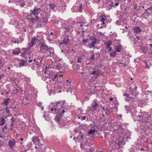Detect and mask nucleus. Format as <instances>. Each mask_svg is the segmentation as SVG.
<instances>
[{
	"mask_svg": "<svg viewBox=\"0 0 152 152\" xmlns=\"http://www.w3.org/2000/svg\"><path fill=\"white\" fill-rule=\"evenodd\" d=\"M124 129L122 128V126L120 125L117 131L118 137V139L115 140V142L119 145V148L120 147H122L121 146V145H124L125 144L124 137H123V136H122V133L121 132H124Z\"/></svg>",
	"mask_w": 152,
	"mask_h": 152,
	"instance_id": "obj_1",
	"label": "nucleus"
},
{
	"mask_svg": "<svg viewBox=\"0 0 152 152\" xmlns=\"http://www.w3.org/2000/svg\"><path fill=\"white\" fill-rule=\"evenodd\" d=\"M31 140L34 144H38L39 147L42 145V144L41 143V141L42 140V139L39 136H34L32 137Z\"/></svg>",
	"mask_w": 152,
	"mask_h": 152,
	"instance_id": "obj_2",
	"label": "nucleus"
},
{
	"mask_svg": "<svg viewBox=\"0 0 152 152\" xmlns=\"http://www.w3.org/2000/svg\"><path fill=\"white\" fill-rule=\"evenodd\" d=\"M82 4H81L80 6L76 4L75 5H74L73 8H72V10L73 12H81L82 10Z\"/></svg>",
	"mask_w": 152,
	"mask_h": 152,
	"instance_id": "obj_3",
	"label": "nucleus"
},
{
	"mask_svg": "<svg viewBox=\"0 0 152 152\" xmlns=\"http://www.w3.org/2000/svg\"><path fill=\"white\" fill-rule=\"evenodd\" d=\"M38 46L40 47V51L42 53H45L46 50L48 49V46L45 43H40L38 44Z\"/></svg>",
	"mask_w": 152,
	"mask_h": 152,
	"instance_id": "obj_4",
	"label": "nucleus"
},
{
	"mask_svg": "<svg viewBox=\"0 0 152 152\" xmlns=\"http://www.w3.org/2000/svg\"><path fill=\"white\" fill-rule=\"evenodd\" d=\"M15 144L16 141L14 138H12L8 141V145L9 148L12 150H13L14 149Z\"/></svg>",
	"mask_w": 152,
	"mask_h": 152,
	"instance_id": "obj_5",
	"label": "nucleus"
},
{
	"mask_svg": "<svg viewBox=\"0 0 152 152\" xmlns=\"http://www.w3.org/2000/svg\"><path fill=\"white\" fill-rule=\"evenodd\" d=\"M25 51L24 53H22L21 56L24 58H26L28 57L29 58V59L31 58L30 55L31 52L29 50H28L26 49H25Z\"/></svg>",
	"mask_w": 152,
	"mask_h": 152,
	"instance_id": "obj_6",
	"label": "nucleus"
},
{
	"mask_svg": "<svg viewBox=\"0 0 152 152\" xmlns=\"http://www.w3.org/2000/svg\"><path fill=\"white\" fill-rule=\"evenodd\" d=\"M42 10L40 8L35 7L31 13V15H33L35 16H38Z\"/></svg>",
	"mask_w": 152,
	"mask_h": 152,
	"instance_id": "obj_7",
	"label": "nucleus"
},
{
	"mask_svg": "<svg viewBox=\"0 0 152 152\" xmlns=\"http://www.w3.org/2000/svg\"><path fill=\"white\" fill-rule=\"evenodd\" d=\"M39 18V21L38 22L40 26H42V25H45L47 24V23L48 20V19L47 17H43L41 20Z\"/></svg>",
	"mask_w": 152,
	"mask_h": 152,
	"instance_id": "obj_8",
	"label": "nucleus"
},
{
	"mask_svg": "<svg viewBox=\"0 0 152 152\" xmlns=\"http://www.w3.org/2000/svg\"><path fill=\"white\" fill-rule=\"evenodd\" d=\"M48 49L46 50L45 53H46L48 56H52L54 54V49L52 47H48Z\"/></svg>",
	"mask_w": 152,
	"mask_h": 152,
	"instance_id": "obj_9",
	"label": "nucleus"
},
{
	"mask_svg": "<svg viewBox=\"0 0 152 152\" xmlns=\"http://www.w3.org/2000/svg\"><path fill=\"white\" fill-rule=\"evenodd\" d=\"M39 40L36 37H34L32 38L31 39V42L28 44V48H29L32 47L34 45L36 44L35 41H37Z\"/></svg>",
	"mask_w": 152,
	"mask_h": 152,
	"instance_id": "obj_10",
	"label": "nucleus"
},
{
	"mask_svg": "<svg viewBox=\"0 0 152 152\" xmlns=\"http://www.w3.org/2000/svg\"><path fill=\"white\" fill-rule=\"evenodd\" d=\"M95 132H97L96 129H90L89 131L88 132V135L89 136V139H92L93 138V136L95 134Z\"/></svg>",
	"mask_w": 152,
	"mask_h": 152,
	"instance_id": "obj_11",
	"label": "nucleus"
},
{
	"mask_svg": "<svg viewBox=\"0 0 152 152\" xmlns=\"http://www.w3.org/2000/svg\"><path fill=\"white\" fill-rule=\"evenodd\" d=\"M27 60L26 61L23 59H20L18 61V64L20 67L25 66L27 64Z\"/></svg>",
	"mask_w": 152,
	"mask_h": 152,
	"instance_id": "obj_12",
	"label": "nucleus"
},
{
	"mask_svg": "<svg viewBox=\"0 0 152 152\" xmlns=\"http://www.w3.org/2000/svg\"><path fill=\"white\" fill-rule=\"evenodd\" d=\"M99 106L98 104L96 102L92 103V104L91 105V110L92 111H94L95 110H96L97 107Z\"/></svg>",
	"mask_w": 152,
	"mask_h": 152,
	"instance_id": "obj_13",
	"label": "nucleus"
},
{
	"mask_svg": "<svg viewBox=\"0 0 152 152\" xmlns=\"http://www.w3.org/2000/svg\"><path fill=\"white\" fill-rule=\"evenodd\" d=\"M54 23L57 28H61L62 27V22L60 19L59 20H55L54 21Z\"/></svg>",
	"mask_w": 152,
	"mask_h": 152,
	"instance_id": "obj_14",
	"label": "nucleus"
},
{
	"mask_svg": "<svg viewBox=\"0 0 152 152\" xmlns=\"http://www.w3.org/2000/svg\"><path fill=\"white\" fill-rule=\"evenodd\" d=\"M57 108L59 110L62 109V107H63V106L64 105V102L62 101H58L57 103H56Z\"/></svg>",
	"mask_w": 152,
	"mask_h": 152,
	"instance_id": "obj_15",
	"label": "nucleus"
},
{
	"mask_svg": "<svg viewBox=\"0 0 152 152\" xmlns=\"http://www.w3.org/2000/svg\"><path fill=\"white\" fill-rule=\"evenodd\" d=\"M91 43H93L94 45L98 41V39L96 38L94 36H91Z\"/></svg>",
	"mask_w": 152,
	"mask_h": 152,
	"instance_id": "obj_16",
	"label": "nucleus"
},
{
	"mask_svg": "<svg viewBox=\"0 0 152 152\" xmlns=\"http://www.w3.org/2000/svg\"><path fill=\"white\" fill-rule=\"evenodd\" d=\"M50 104L51 105H50L51 107H52L53 108H54L55 113H58V110L57 108V105L56 104V103H52V104Z\"/></svg>",
	"mask_w": 152,
	"mask_h": 152,
	"instance_id": "obj_17",
	"label": "nucleus"
},
{
	"mask_svg": "<svg viewBox=\"0 0 152 152\" xmlns=\"http://www.w3.org/2000/svg\"><path fill=\"white\" fill-rule=\"evenodd\" d=\"M20 51L21 50L19 48H18L16 50H13L12 53L13 55H18L20 53Z\"/></svg>",
	"mask_w": 152,
	"mask_h": 152,
	"instance_id": "obj_18",
	"label": "nucleus"
},
{
	"mask_svg": "<svg viewBox=\"0 0 152 152\" xmlns=\"http://www.w3.org/2000/svg\"><path fill=\"white\" fill-rule=\"evenodd\" d=\"M69 41L70 40L68 38H64L63 39L62 42L60 43V45L62 44L66 45L68 43Z\"/></svg>",
	"mask_w": 152,
	"mask_h": 152,
	"instance_id": "obj_19",
	"label": "nucleus"
},
{
	"mask_svg": "<svg viewBox=\"0 0 152 152\" xmlns=\"http://www.w3.org/2000/svg\"><path fill=\"white\" fill-rule=\"evenodd\" d=\"M62 117V115L61 114H59V115L57 116L54 118L55 121L57 122L58 124H59V122Z\"/></svg>",
	"mask_w": 152,
	"mask_h": 152,
	"instance_id": "obj_20",
	"label": "nucleus"
},
{
	"mask_svg": "<svg viewBox=\"0 0 152 152\" xmlns=\"http://www.w3.org/2000/svg\"><path fill=\"white\" fill-rule=\"evenodd\" d=\"M35 18H31L30 19H29L30 20L29 21L31 22L32 23H35L36 21H37V22L39 21V18L38 16H35Z\"/></svg>",
	"mask_w": 152,
	"mask_h": 152,
	"instance_id": "obj_21",
	"label": "nucleus"
},
{
	"mask_svg": "<svg viewBox=\"0 0 152 152\" xmlns=\"http://www.w3.org/2000/svg\"><path fill=\"white\" fill-rule=\"evenodd\" d=\"M104 44L107 46L105 48L107 49V48L110 47L112 45V41L110 40H108L106 42H104Z\"/></svg>",
	"mask_w": 152,
	"mask_h": 152,
	"instance_id": "obj_22",
	"label": "nucleus"
},
{
	"mask_svg": "<svg viewBox=\"0 0 152 152\" xmlns=\"http://www.w3.org/2000/svg\"><path fill=\"white\" fill-rule=\"evenodd\" d=\"M133 29L134 32L137 33H139L141 31L140 28L138 26H135Z\"/></svg>",
	"mask_w": 152,
	"mask_h": 152,
	"instance_id": "obj_23",
	"label": "nucleus"
},
{
	"mask_svg": "<svg viewBox=\"0 0 152 152\" xmlns=\"http://www.w3.org/2000/svg\"><path fill=\"white\" fill-rule=\"evenodd\" d=\"M40 70H41V71H39V70H37V73L38 76L42 75L44 73L43 69L42 66L40 67Z\"/></svg>",
	"mask_w": 152,
	"mask_h": 152,
	"instance_id": "obj_24",
	"label": "nucleus"
},
{
	"mask_svg": "<svg viewBox=\"0 0 152 152\" xmlns=\"http://www.w3.org/2000/svg\"><path fill=\"white\" fill-rule=\"evenodd\" d=\"M122 49V45H118L116 46L115 47V49L116 50V52H120L121 51V50Z\"/></svg>",
	"mask_w": 152,
	"mask_h": 152,
	"instance_id": "obj_25",
	"label": "nucleus"
},
{
	"mask_svg": "<svg viewBox=\"0 0 152 152\" xmlns=\"http://www.w3.org/2000/svg\"><path fill=\"white\" fill-rule=\"evenodd\" d=\"M67 109L65 108H64V107H62V109L61 110H58V113L59 114H61L62 115V114L67 112Z\"/></svg>",
	"mask_w": 152,
	"mask_h": 152,
	"instance_id": "obj_26",
	"label": "nucleus"
},
{
	"mask_svg": "<svg viewBox=\"0 0 152 152\" xmlns=\"http://www.w3.org/2000/svg\"><path fill=\"white\" fill-rule=\"evenodd\" d=\"M135 98V96H130V97H129V99L128 100L131 103V104H132L134 102V100Z\"/></svg>",
	"mask_w": 152,
	"mask_h": 152,
	"instance_id": "obj_27",
	"label": "nucleus"
},
{
	"mask_svg": "<svg viewBox=\"0 0 152 152\" xmlns=\"http://www.w3.org/2000/svg\"><path fill=\"white\" fill-rule=\"evenodd\" d=\"M57 4L54 3H52L49 4L50 8V10H53L54 9V8L56 7Z\"/></svg>",
	"mask_w": 152,
	"mask_h": 152,
	"instance_id": "obj_28",
	"label": "nucleus"
},
{
	"mask_svg": "<svg viewBox=\"0 0 152 152\" xmlns=\"http://www.w3.org/2000/svg\"><path fill=\"white\" fill-rule=\"evenodd\" d=\"M125 130L124 129V132H121L122 133V136H123V137H124L125 140L128 138L130 139L131 138L130 136H126V132L125 131Z\"/></svg>",
	"mask_w": 152,
	"mask_h": 152,
	"instance_id": "obj_29",
	"label": "nucleus"
},
{
	"mask_svg": "<svg viewBox=\"0 0 152 152\" xmlns=\"http://www.w3.org/2000/svg\"><path fill=\"white\" fill-rule=\"evenodd\" d=\"M9 101V98L5 99L4 100L3 104L6 106H7L10 102Z\"/></svg>",
	"mask_w": 152,
	"mask_h": 152,
	"instance_id": "obj_30",
	"label": "nucleus"
},
{
	"mask_svg": "<svg viewBox=\"0 0 152 152\" xmlns=\"http://www.w3.org/2000/svg\"><path fill=\"white\" fill-rule=\"evenodd\" d=\"M5 120L4 118H0V126H3L5 123Z\"/></svg>",
	"mask_w": 152,
	"mask_h": 152,
	"instance_id": "obj_31",
	"label": "nucleus"
},
{
	"mask_svg": "<svg viewBox=\"0 0 152 152\" xmlns=\"http://www.w3.org/2000/svg\"><path fill=\"white\" fill-rule=\"evenodd\" d=\"M117 54V53L116 51H114L113 52L109 53L110 57H114Z\"/></svg>",
	"mask_w": 152,
	"mask_h": 152,
	"instance_id": "obj_32",
	"label": "nucleus"
},
{
	"mask_svg": "<svg viewBox=\"0 0 152 152\" xmlns=\"http://www.w3.org/2000/svg\"><path fill=\"white\" fill-rule=\"evenodd\" d=\"M148 115V120L149 121L150 120L151 123L152 124V111L151 112V114H149Z\"/></svg>",
	"mask_w": 152,
	"mask_h": 152,
	"instance_id": "obj_33",
	"label": "nucleus"
},
{
	"mask_svg": "<svg viewBox=\"0 0 152 152\" xmlns=\"http://www.w3.org/2000/svg\"><path fill=\"white\" fill-rule=\"evenodd\" d=\"M24 80L28 84L30 83V79L28 77H25Z\"/></svg>",
	"mask_w": 152,
	"mask_h": 152,
	"instance_id": "obj_34",
	"label": "nucleus"
},
{
	"mask_svg": "<svg viewBox=\"0 0 152 152\" xmlns=\"http://www.w3.org/2000/svg\"><path fill=\"white\" fill-rule=\"evenodd\" d=\"M37 106L40 107L42 108V110H43L44 109V106L42 105V103L41 102H39L37 104Z\"/></svg>",
	"mask_w": 152,
	"mask_h": 152,
	"instance_id": "obj_35",
	"label": "nucleus"
},
{
	"mask_svg": "<svg viewBox=\"0 0 152 152\" xmlns=\"http://www.w3.org/2000/svg\"><path fill=\"white\" fill-rule=\"evenodd\" d=\"M95 56L94 54H92L91 58L90 59L88 58L87 59V60H88L90 61L91 60H92V61H94L95 59Z\"/></svg>",
	"mask_w": 152,
	"mask_h": 152,
	"instance_id": "obj_36",
	"label": "nucleus"
},
{
	"mask_svg": "<svg viewBox=\"0 0 152 152\" xmlns=\"http://www.w3.org/2000/svg\"><path fill=\"white\" fill-rule=\"evenodd\" d=\"M88 47L89 48L91 49L92 48H94L95 47V45L91 43L89 44L88 45Z\"/></svg>",
	"mask_w": 152,
	"mask_h": 152,
	"instance_id": "obj_37",
	"label": "nucleus"
},
{
	"mask_svg": "<svg viewBox=\"0 0 152 152\" xmlns=\"http://www.w3.org/2000/svg\"><path fill=\"white\" fill-rule=\"evenodd\" d=\"M31 15H31H30L28 13L27 15H26V19H28L29 21L30 20L29 19H31V18H32V17H31V15Z\"/></svg>",
	"mask_w": 152,
	"mask_h": 152,
	"instance_id": "obj_38",
	"label": "nucleus"
},
{
	"mask_svg": "<svg viewBox=\"0 0 152 152\" xmlns=\"http://www.w3.org/2000/svg\"><path fill=\"white\" fill-rule=\"evenodd\" d=\"M8 107L7 106L5 108V109L6 113L8 114L10 113V111L9 109H8Z\"/></svg>",
	"mask_w": 152,
	"mask_h": 152,
	"instance_id": "obj_39",
	"label": "nucleus"
},
{
	"mask_svg": "<svg viewBox=\"0 0 152 152\" xmlns=\"http://www.w3.org/2000/svg\"><path fill=\"white\" fill-rule=\"evenodd\" d=\"M92 94L90 92H88V94L87 96H86V98L87 99H89V98L90 96H91L92 95Z\"/></svg>",
	"mask_w": 152,
	"mask_h": 152,
	"instance_id": "obj_40",
	"label": "nucleus"
},
{
	"mask_svg": "<svg viewBox=\"0 0 152 152\" xmlns=\"http://www.w3.org/2000/svg\"><path fill=\"white\" fill-rule=\"evenodd\" d=\"M15 117H12L11 118V119H10V123H14V122L15 121Z\"/></svg>",
	"mask_w": 152,
	"mask_h": 152,
	"instance_id": "obj_41",
	"label": "nucleus"
},
{
	"mask_svg": "<svg viewBox=\"0 0 152 152\" xmlns=\"http://www.w3.org/2000/svg\"><path fill=\"white\" fill-rule=\"evenodd\" d=\"M127 7H124V11H123V13L124 14H128L127 11Z\"/></svg>",
	"mask_w": 152,
	"mask_h": 152,
	"instance_id": "obj_42",
	"label": "nucleus"
},
{
	"mask_svg": "<svg viewBox=\"0 0 152 152\" xmlns=\"http://www.w3.org/2000/svg\"><path fill=\"white\" fill-rule=\"evenodd\" d=\"M56 67L58 69H60L61 68L62 66L60 64H57L56 65Z\"/></svg>",
	"mask_w": 152,
	"mask_h": 152,
	"instance_id": "obj_43",
	"label": "nucleus"
},
{
	"mask_svg": "<svg viewBox=\"0 0 152 152\" xmlns=\"http://www.w3.org/2000/svg\"><path fill=\"white\" fill-rule=\"evenodd\" d=\"M105 114L107 115H110V111L109 110L106 109L105 110Z\"/></svg>",
	"mask_w": 152,
	"mask_h": 152,
	"instance_id": "obj_44",
	"label": "nucleus"
},
{
	"mask_svg": "<svg viewBox=\"0 0 152 152\" xmlns=\"http://www.w3.org/2000/svg\"><path fill=\"white\" fill-rule=\"evenodd\" d=\"M88 39H83L82 40V42L83 44L85 43H86L88 42Z\"/></svg>",
	"mask_w": 152,
	"mask_h": 152,
	"instance_id": "obj_45",
	"label": "nucleus"
},
{
	"mask_svg": "<svg viewBox=\"0 0 152 152\" xmlns=\"http://www.w3.org/2000/svg\"><path fill=\"white\" fill-rule=\"evenodd\" d=\"M145 151H149L150 150V146L147 145L145 148Z\"/></svg>",
	"mask_w": 152,
	"mask_h": 152,
	"instance_id": "obj_46",
	"label": "nucleus"
},
{
	"mask_svg": "<svg viewBox=\"0 0 152 152\" xmlns=\"http://www.w3.org/2000/svg\"><path fill=\"white\" fill-rule=\"evenodd\" d=\"M79 134H80V138L81 139H83V137H84V133H82V132L81 131H80L79 132Z\"/></svg>",
	"mask_w": 152,
	"mask_h": 152,
	"instance_id": "obj_47",
	"label": "nucleus"
},
{
	"mask_svg": "<svg viewBox=\"0 0 152 152\" xmlns=\"http://www.w3.org/2000/svg\"><path fill=\"white\" fill-rule=\"evenodd\" d=\"M14 123H10V128L9 129L11 130H12L13 129V128H12V126H13Z\"/></svg>",
	"mask_w": 152,
	"mask_h": 152,
	"instance_id": "obj_48",
	"label": "nucleus"
},
{
	"mask_svg": "<svg viewBox=\"0 0 152 152\" xmlns=\"http://www.w3.org/2000/svg\"><path fill=\"white\" fill-rule=\"evenodd\" d=\"M7 125H6L5 126H4L2 129V131L3 132H4V131L7 130Z\"/></svg>",
	"mask_w": 152,
	"mask_h": 152,
	"instance_id": "obj_49",
	"label": "nucleus"
},
{
	"mask_svg": "<svg viewBox=\"0 0 152 152\" xmlns=\"http://www.w3.org/2000/svg\"><path fill=\"white\" fill-rule=\"evenodd\" d=\"M66 82L67 83V85L68 86V85H69L70 84H71L72 82L71 81H69V80L67 79L66 80Z\"/></svg>",
	"mask_w": 152,
	"mask_h": 152,
	"instance_id": "obj_50",
	"label": "nucleus"
},
{
	"mask_svg": "<svg viewBox=\"0 0 152 152\" xmlns=\"http://www.w3.org/2000/svg\"><path fill=\"white\" fill-rule=\"evenodd\" d=\"M148 53L152 56V47L150 49V51H148Z\"/></svg>",
	"mask_w": 152,
	"mask_h": 152,
	"instance_id": "obj_51",
	"label": "nucleus"
},
{
	"mask_svg": "<svg viewBox=\"0 0 152 152\" xmlns=\"http://www.w3.org/2000/svg\"><path fill=\"white\" fill-rule=\"evenodd\" d=\"M110 8L114 7L115 8V6L114 5H113V1H111V4L110 5Z\"/></svg>",
	"mask_w": 152,
	"mask_h": 152,
	"instance_id": "obj_52",
	"label": "nucleus"
},
{
	"mask_svg": "<svg viewBox=\"0 0 152 152\" xmlns=\"http://www.w3.org/2000/svg\"><path fill=\"white\" fill-rule=\"evenodd\" d=\"M130 107L129 106H125V109L127 111L129 110H130Z\"/></svg>",
	"mask_w": 152,
	"mask_h": 152,
	"instance_id": "obj_53",
	"label": "nucleus"
},
{
	"mask_svg": "<svg viewBox=\"0 0 152 152\" xmlns=\"http://www.w3.org/2000/svg\"><path fill=\"white\" fill-rule=\"evenodd\" d=\"M107 49H108V51H107V53H109L110 51L112 50V48L111 47H109L107 48Z\"/></svg>",
	"mask_w": 152,
	"mask_h": 152,
	"instance_id": "obj_54",
	"label": "nucleus"
},
{
	"mask_svg": "<svg viewBox=\"0 0 152 152\" xmlns=\"http://www.w3.org/2000/svg\"><path fill=\"white\" fill-rule=\"evenodd\" d=\"M58 75L56 74L54 76V77L52 78V80L54 81L55 79L57 77Z\"/></svg>",
	"mask_w": 152,
	"mask_h": 152,
	"instance_id": "obj_55",
	"label": "nucleus"
},
{
	"mask_svg": "<svg viewBox=\"0 0 152 152\" xmlns=\"http://www.w3.org/2000/svg\"><path fill=\"white\" fill-rule=\"evenodd\" d=\"M105 19L104 17L103 16H102L101 18V21H104L105 20Z\"/></svg>",
	"mask_w": 152,
	"mask_h": 152,
	"instance_id": "obj_56",
	"label": "nucleus"
},
{
	"mask_svg": "<svg viewBox=\"0 0 152 152\" xmlns=\"http://www.w3.org/2000/svg\"><path fill=\"white\" fill-rule=\"evenodd\" d=\"M117 34L115 32H113L112 34V36H113V37H116L117 36Z\"/></svg>",
	"mask_w": 152,
	"mask_h": 152,
	"instance_id": "obj_57",
	"label": "nucleus"
},
{
	"mask_svg": "<svg viewBox=\"0 0 152 152\" xmlns=\"http://www.w3.org/2000/svg\"><path fill=\"white\" fill-rule=\"evenodd\" d=\"M80 67V66L79 65H77L76 66V69L77 70H78Z\"/></svg>",
	"mask_w": 152,
	"mask_h": 152,
	"instance_id": "obj_58",
	"label": "nucleus"
},
{
	"mask_svg": "<svg viewBox=\"0 0 152 152\" xmlns=\"http://www.w3.org/2000/svg\"><path fill=\"white\" fill-rule=\"evenodd\" d=\"M94 75H95V77H97L99 76V73L98 72H96V73H95Z\"/></svg>",
	"mask_w": 152,
	"mask_h": 152,
	"instance_id": "obj_59",
	"label": "nucleus"
},
{
	"mask_svg": "<svg viewBox=\"0 0 152 152\" xmlns=\"http://www.w3.org/2000/svg\"><path fill=\"white\" fill-rule=\"evenodd\" d=\"M124 96H126V97H127L128 99H129V97H130L129 95V94L126 93L124 95Z\"/></svg>",
	"mask_w": 152,
	"mask_h": 152,
	"instance_id": "obj_60",
	"label": "nucleus"
},
{
	"mask_svg": "<svg viewBox=\"0 0 152 152\" xmlns=\"http://www.w3.org/2000/svg\"><path fill=\"white\" fill-rule=\"evenodd\" d=\"M86 118V117L85 116H84L83 117H81V120L83 121L84 120H85Z\"/></svg>",
	"mask_w": 152,
	"mask_h": 152,
	"instance_id": "obj_61",
	"label": "nucleus"
},
{
	"mask_svg": "<svg viewBox=\"0 0 152 152\" xmlns=\"http://www.w3.org/2000/svg\"><path fill=\"white\" fill-rule=\"evenodd\" d=\"M77 62H79V63H81V58H78L77 60Z\"/></svg>",
	"mask_w": 152,
	"mask_h": 152,
	"instance_id": "obj_62",
	"label": "nucleus"
},
{
	"mask_svg": "<svg viewBox=\"0 0 152 152\" xmlns=\"http://www.w3.org/2000/svg\"><path fill=\"white\" fill-rule=\"evenodd\" d=\"M137 117H139V118H141L142 117V118H143V117H144V116L143 115H139V114H138L137 115Z\"/></svg>",
	"mask_w": 152,
	"mask_h": 152,
	"instance_id": "obj_63",
	"label": "nucleus"
},
{
	"mask_svg": "<svg viewBox=\"0 0 152 152\" xmlns=\"http://www.w3.org/2000/svg\"><path fill=\"white\" fill-rule=\"evenodd\" d=\"M20 141H23L24 142H25L26 140V139H24L22 138H21L20 139Z\"/></svg>",
	"mask_w": 152,
	"mask_h": 152,
	"instance_id": "obj_64",
	"label": "nucleus"
}]
</instances>
